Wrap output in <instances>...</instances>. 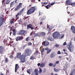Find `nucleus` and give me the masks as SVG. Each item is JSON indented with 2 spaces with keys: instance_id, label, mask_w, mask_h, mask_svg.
Masks as SVG:
<instances>
[{
  "instance_id": "1",
  "label": "nucleus",
  "mask_w": 75,
  "mask_h": 75,
  "mask_svg": "<svg viewBox=\"0 0 75 75\" xmlns=\"http://www.w3.org/2000/svg\"><path fill=\"white\" fill-rule=\"evenodd\" d=\"M60 36H61V35L59 32L57 31L55 32L52 34V37H52L50 36L48 38L47 40L50 41H54V39L57 38H58V37H60Z\"/></svg>"
},
{
  "instance_id": "2",
  "label": "nucleus",
  "mask_w": 75,
  "mask_h": 75,
  "mask_svg": "<svg viewBox=\"0 0 75 75\" xmlns=\"http://www.w3.org/2000/svg\"><path fill=\"white\" fill-rule=\"evenodd\" d=\"M36 7L35 6L31 7L28 10L27 14V15H30V14H31L32 13H34V11L36 10Z\"/></svg>"
},
{
  "instance_id": "3",
  "label": "nucleus",
  "mask_w": 75,
  "mask_h": 75,
  "mask_svg": "<svg viewBox=\"0 0 75 75\" xmlns=\"http://www.w3.org/2000/svg\"><path fill=\"white\" fill-rule=\"evenodd\" d=\"M25 53L27 54V56H30V55L32 53V50L28 48L26 50Z\"/></svg>"
},
{
  "instance_id": "4",
  "label": "nucleus",
  "mask_w": 75,
  "mask_h": 75,
  "mask_svg": "<svg viewBox=\"0 0 75 75\" xmlns=\"http://www.w3.org/2000/svg\"><path fill=\"white\" fill-rule=\"evenodd\" d=\"M25 56L24 53L23 54L21 55V58L20 59H21V61L22 63H23L25 61Z\"/></svg>"
},
{
  "instance_id": "5",
  "label": "nucleus",
  "mask_w": 75,
  "mask_h": 75,
  "mask_svg": "<svg viewBox=\"0 0 75 75\" xmlns=\"http://www.w3.org/2000/svg\"><path fill=\"white\" fill-rule=\"evenodd\" d=\"M36 36H39V37H45V33L44 32H41L39 33V35L38 33H36L35 34Z\"/></svg>"
},
{
  "instance_id": "6",
  "label": "nucleus",
  "mask_w": 75,
  "mask_h": 75,
  "mask_svg": "<svg viewBox=\"0 0 75 75\" xmlns=\"http://www.w3.org/2000/svg\"><path fill=\"white\" fill-rule=\"evenodd\" d=\"M22 6H23V4L22 3H19L18 5L16 8L15 9V11H17L19 10L20 7L22 8Z\"/></svg>"
},
{
  "instance_id": "7",
  "label": "nucleus",
  "mask_w": 75,
  "mask_h": 75,
  "mask_svg": "<svg viewBox=\"0 0 75 75\" xmlns=\"http://www.w3.org/2000/svg\"><path fill=\"white\" fill-rule=\"evenodd\" d=\"M0 27H1L3 24V23H4V18L1 17L0 18Z\"/></svg>"
},
{
  "instance_id": "8",
  "label": "nucleus",
  "mask_w": 75,
  "mask_h": 75,
  "mask_svg": "<svg viewBox=\"0 0 75 75\" xmlns=\"http://www.w3.org/2000/svg\"><path fill=\"white\" fill-rule=\"evenodd\" d=\"M14 28V26H12L10 30V31H13V35H16V29H13Z\"/></svg>"
},
{
  "instance_id": "9",
  "label": "nucleus",
  "mask_w": 75,
  "mask_h": 75,
  "mask_svg": "<svg viewBox=\"0 0 75 75\" xmlns=\"http://www.w3.org/2000/svg\"><path fill=\"white\" fill-rule=\"evenodd\" d=\"M72 44L70 43V44L69 45H67V48L68 49V50L71 52V50L72 49Z\"/></svg>"
},
{
  "instance_id": "10",
  "label": "nucleus",
  "mask_w": 75,
  "mask_h": 75,
  "mask_svg": "<svg viewBox=\"0 0 75 75\" xmlns=\"http://www.w3.org/2000/svg\"><path fill=\"white\" fill-rule=\"evenodd\" d=\"M49 44V42L47 40H45L42 42V45H44V46H47Z\"/></svg>"
},
{
  "instance_id": "11",
  "label": "nucleus",
  "mask_w": 75,
  "mask_h": 75,
  "mask_svg": "<svg viewBox=\"0 0 75 75\" xmlns=\"http://www.w3.org/2000/svg\"><path fill=\"white\" fill-rule=\"evenodd\" d=\"M16 41H21L23 40V38L21 36H18L16 37Z\"/></svg>"
},
{
  "instance_id": "12",
  "label": "nucleus",
  "mask_w": 75,
  "mask_h": 75,
  "mask_svg": "<svg viewBox=\"0 0 75 75\" xmlns=\"http://www.w3.org/2000/svg\"><path fill=\"white\" fill-rule=\"evenodd\" d=\"M72 2V0H67L66 1V4L67 5H71Z\"/></svg>"
},
{
  "instance_id": "13",
  "label": "nucleus",
  "mask_w": 75,
  "mask_h": 75,
  "mask_svg": "<svg viewBox=\"0 0 75 75\" xmlns=\"http://www.w3.org/2000/svg\"><path fill=\"white\" fill-rule=\"evenodd\" d=\"M25 33H26V31L23 30H21L20 31L19 34L20 35H21V34L23 35V34H24Z\"/></svg>"
},
{
  "instance_id": "14",
  "label": "nucleus",
  "mask_w": 75,
  "mask_h": 75,
  "mask_svg": "<svg viewBox=\"0 0 75 75\" xmlns=\"http://www.w3.org/2000/svg\"><path fill=\"white\" fill-rule=\"evenodd\" d=\"M4 49V47H3V46H0V54H3V50Z\"/></svg>"
},
{
  "instance_id": "15",
  "label": "nucleus",
  "mask_w": 75,
  "mask_h": 75,
  "mask_svg": "<svg viewBox=\"0 0 75 75\" xmlns=\"http://www.w3.org/2000/svg\"><path fill=\"white\" fill-rule=\"evenodd\" d=\"M19 68V66H18V64H15V72H17V70Z\"/></svg>"
},
{
  "instance_id": "16",
  "label": "nucleus",
  "mask_w": 75,
  "mask_h": 75,
  "mask_svg": "<svg viewBox=\"0 0 75 75\" xmlns=\"http://www.w3.org/2000/svg\"><path fill=\"white\" fill-rule=\"evenodd\" d=\"M71 29L72 33L75 34V27L73 26H71Z\"/></svg>"
},
{
  "instance_id": "17",
  "label": "nucleus",
  "mask_w": 75,
  "mask_h": 75,
  "mask_svg": "<svg viewBox=\"0 0 75 75\" xmlns=\"http://www.w3.org/2000/svg\"><path fill=\"white\" fill-rule=\"evenodd\" d=\"M17 58L20 59L21 58V54L20 52H18L17 53Z\"/></svg>"
},
{
  "instance_id": "18",
  "label": "nucleus",
  "mask_w": 75,
  "mask_h": 75,
  "mask_svg": "<svg viewBox=\"0 0 75 75\" xmlns=\"http://www.w3.org/2000/svg\"><path fill=\"white\" fill-rule=\"evenodd\" d=\"M45 50H46V51H47V54H49V53H50V52L51 51V50L49 49L48 48H45Z\"/></svg>"
},
{
  "instance_id": "19",
  "label": "nucleus",
  "mask_w": 75,
  "mask_h": 75,
  "mask_svg": "<svg viewBox=\"0 0 75 75\" xmlns=\"http://www.w3.org/2000/svg\"><path fill=\"white\" fill-rule=\"evenodd\" d=\"M27 28H30L31 30H33L34 29V27H32V25L31 24H29L27 26Z\"/></svg>"
},
{
  "instance_id": "20",
  "label": "nucleus",
  "mask_w": 75,
  "mask_h": 75,
  "mask_svg": "<svg viewBox=\"0 0 75 75\" xmlns=\"http://www.w3.org/2000/svg\"><path fill=\"white\" fill-rule=\"evenodd\" d=\"M38 69H35L34 72L35 73V75H38L39 73L38 72Z\"/></svg>"
},
{
  "instance_id": "21",
  "label": "nucleus",
  "mask_w": 75,
  "mask_h": 75,
  "mask_svg": "<svg viewBox=\"0 0 75 75\" xmlns=\"http://www.w3.org/2000/svg\"><path fill=\"white\" fill-rule=\"evenodd\" d=\"M45 66V64L44 63H42L40 64V67L41 68H43Z\"/></svg>"
},
{
  "instance_id": "22",
  "label": "nucleus",
  "mask_w": 75,
  "mask_h": 75,
  "mask_svg": "<svg viewBox=\"0 0 75 75\" xmlns=\"http://www.w3.org/2000/svg\"><path fill=\"white\" fill-rule=\"evenodd\" d=\"M50 7H51V5L49 4L47 5L45 7L47 9H49Z\"/></svg>"
},
{
  "instance_id": "23",
  "label": "nucleus",
  "mask_w": 75,
  "mask_h": 75,
  "mask_svg": "<svg viewBox=\"0 0 75 75\" xmlns=\"http://www.w3.org/2000/svg\"><path fill=\"white\" fill-rule=\"evenodd\" d=\"M55 55H54L53 53H52L50 55V57L51 58H54V57H55Z\"/></svg>"
},
{
  "instance_id": "24",
  "label": "nucleus",
  "mask_w": 75,
  "mask_h": 75,
  "mask_svg": "<svg viewBox=\"0 0 75 75\" xmlns=\"http://www.w3.org/2000/svg\"><path fill=\"white\" fill-rule=\"evenodd\" d=\"M14 1H13L10 4V7H13V6L14 5Z\"/></svg>"
},
{
  "instance_id": "25",
  "label": "nucleus",
  "mask_w": 75,
  "mask_h": 75,
  "mask_svg": "<svg viewBox=\"0 0 75 75\" xmlns=\"http://www.w3.org/2000/svg\"><path fill=\"white\" fill-rule=\"evenodd\" d=\"M44 49L43 48L41 51V55H44Z\"/></svg>"
},
{
  "instance_id": "26",
  "label": "nucleus",
  "mask_w": 75,
  "mask_h": 75,
  "mask_svg": "<svg viewBox=\"0 0 75 75\" xmlns=\"http://www.w3.org/2000/svg\"><path fill=\"white\" fill-rule=\"evenodd\" d=\"M14 19L13 18H12V19H11V20L10 21L11 24H12V23H14V22L13 21H14Z\"/></svg>"
},
{
  "instance_id": "27",
  "label": "nucleus",
  "mask_w": 75,
  "mask_h": 75,
  "mask_svg": "<svg viewBox=\"0 0 75 75\" xmlns=\"http://www.w3.org/2000/svg\"><path fill=\"white\" fill-rule=\"evenodd\" d=\"M6 4H10V1L9 0H6Z\"/></svg>"
},
{
  "instance_id": "28",
  "label": "nucleus",
  "mask_w": 75,
  "mask_h": 75,
  "mask_svg": "<svg viewBox=\"0 0 75 75\" xmlns=\"http://www.w3.org/2000/svg\"><path fill=\"white\" fill-rule=\"evenodd\" d=\"M16 20H17L19 18V16L17 14L16 15Z\"/></svg>"
},
{
  "instance_id": "29",
  "label": "nucleus",
  "mask_w": 75,
  "mask_h": 75,
  "mask_svg": "<svg viewBox=\"0 0 75 75\" xmlns=\"http://www.w3.org/2000/svg\"><path fill=\"white\" fill-rule=\"evenodd\" d=\"M54 70L55 72H59V70H58V69H56V68H54Z\"/></svg>"
},
{
  "instance_id": "30",
  "label": "nucleus",
  "mask_w": 75,
  "mask_h": 75,
  "mask_svg": "<svg viewBox=\"0 0 75 75\" xmlns=\"http://www.w3.org/2000/svg\"><path fill=\"white\" fill-rule=\"evenodd\" d=\"M39 70L38 71L39 73H41V72H42V69H41V68L39 67Z\"/></svg>"
},
{
  "instance_id": "31",
  "label": "nucleus",
  "mask_w": 75,
  "mask_h": 75,
  "mask_svg": "<svg viewBox=\"0 0 75 75\" xmlns=\"http://www.w3.org/2000/svg\"><path fill=\"white\" fill-rule=\"evenodd\" d=\"M70 5L71 6H75V2H73V3H71V4H70Z\"/></svg>"
},
{
  "instance_id": "32",
  "label": "nucleus",
  "mask_w": 75,
  "mask_h": 75,
  "mask_svg": "<svg viewBox=\"0 0 75 75\" xmlns=\"http://www.w3.org/2000/svg\"><path fill=\"white\" fill-rule=\"evenodd\" d=\"M18 22L19 24H21V23H22V21H21V19L19 20L18 21Z\"/></svg>"
},
{
  "instance_id": "33",
  "label": "nucleus",
  "mask_w": 75,
  "mask_h": 75,
  "mask_svg": "<svg viewBox=\"0 0 75 75\" xmlns=\"http://www.w3.org/2000/svg\"><path fill=\"white\" fill-rule=\"evenodd\" d=\"M38 51L36 50L35 52L34 53V54H35V55H37L38 54Z\"/></svg>"
},
{
  "instance_id": "34",
  "label": "nucleus",
  "mask_w": 75,
  "mask_h": 75,
  "mask_svg": "<svg viewBox=\"0 0 75 75\" xmlns=\"http://www.w3.org/2000/svg\"><path fill=\"white\" fill-rule=\"evenodd\" d=\"M34 56H31L30 58V59H34Z\"/></svg>"
},
{
  "instance_id": "35",
  "label": "nucleus",
  "mask_w": 75,
  "mask_h": 75,
  "mask_svg": "<svg viewBox=\"0 0 75 75\" xmlns=\"http://www.w3.org/2000/svg\"><path fill=\"white\" fill-rule=\"evenodd\" d=\"M53 63H50L49 64V67H51L52 66H53Z\"/></svg>"
},
{
  "instance_id": "36",
  "label": "nucleus",
  "mask_w": 75,
  "mask_h": 75,
  "mask_svg": "<svg viewBox=\"0 0 75 75\" xmlns=\"http://www.w3.org/2000/svg\"><path fill=\"white\" fill-rule=\"evenodd\" d=\"M29 37H27L26 38L25 41H29L30 40V38H29Z\"/></svg>"
},
{
  "instance_id": "37",
  "label": "nucleus",
  "mask_w": 75,
  "mask_h": 75,
  "mask_svg": "<svg viewBox=\"0 0 75 75\" xmlns=\"http://www.w3.org/2000/svg\"><path fill=\"white\" fill-rule=\"evenodd\" d=\"M22 13L20 12V11L19 12V13H18L17 14L19 16H20L21 15Z\"/></svg>"
},
{
  "instance_id": "38",
  "label": "nucleus",
  "mask_w": 75,
  "mask_h": 75,
  "mask_svg": "<svg viewBox=\"0 0 75 75\" xmlns=\"http://www.w3.org/2000/svg\"><path fill=\"white\" fill-rule=\"evenodd\" d=\"M18 0H15V3L16 4H17L18 3Z\"/></svg>"
},
{
  "instance_id": "39",
  "label": "nucleus",
  "mask_w": 75,
  "mask_h": 75,
  "mask_svg": "<svg viewBox=\"0 0 75 75\" xmlns=\"http://www.w3.org/2000/svg\"><path fill=\"white\" fill-rule=\"evenodd\" d=\"M8 62V59L7 58H6L5 59V63H7Z\"/></svg>"
},
{
  "instance_id": "40",
  "label": "nucleus",
  "mask_w": 75,
  "mask_h": 75,
  "mask_svg": "<svg viewBox=\"0 0 75 75\" xmlns=\"http://www.w3.org/2000/svg\"><path fill=\"white\" fill-rule=\"evenodd\" d=\"M54 4H55V2H53L51 3L50 5H51V6H52V5H54Z\"/></svg>"
},
{
  "instance_id": "41",
  "label": "nucleus",
  "mask_w": 75,
  "mask_h": 75,
  "mask_svg": "<svg viewBox=\"0 0 75 75\" xmlns=\"http://www.w3.org/2000/svg\"><path fill=\"white\" fill-rule=\"evenodd\" d=\"M30 69H29V70H28L27 71V72L28 73V74H30V72H31V71H30Z\"/></svg>"
},
{
  "instance_id": "42",
  "label": "nucleus",
  "mask_w": 75,
  "mask_h": 75,
  "mask_svg": "<svg viewBox=\"0 0 75 75\" xmlns=\"http://www.w3.org/2000/svg\"><path fill=\"white\" fill-rule=\"evenodd\" d=\"M59 61H57L56 62H55V64H59Z\"/></svg>"
},
{
  "instance_id": "43",
  "label": "nucleus",
  "mask_w": 75,
  "mask_h": 75,
  "mask_svg": "<svg viewBox=\"0 0 75 75\" xmlns=\"http://www.w3.org/2000/svg\"><path fill=\"white\" fill-rule=\"evenodd\" d=\"M59 45H58V44H57L55 45V47H59Z\"/></svg>"
},
{
  "instance_id": "44",
  "label": "nucleus",
  "mask_w": 75,
  "mask_h": 75,
  "mask_svg": "<svg viewBox=\"0 0 75 75\" xmlns=\"http://www.w3.org/2000/svg\"><path fill=\"white\" fill-rule=\"evenodd\" d=\"M70 75H74V72H71Z\"/></svg>"
},
{
  "instance_id": "45",
  "label": "nucleus",
  "mask_w": 75,
  "mask_h": 75,
  "mask_svg": "<svg viewBox=\"0 0 75 75\" xmlns=\"http://www.w3.org/2000/svg\"><path fill=\"white\" fill-rule=\"evenodd\" d=\"M56 66V63L54 64L53 65V66H52L53 67H55Z\"/></svg>"
},
{
  "instance_id": "46",
  "label": "nucleus",
  "mask_w": 75,
  "mask_h": 75,
  "mask_svg": "<svg viewBox=\"0 0 75 75\" xmlns=\"http://www.w3.org/2000/svg\"><path fill=\"white\" fill-rule=\"evenodd\" d=\"M28 45H32V43L31 42H29L28 43Z\"/></svg>"
},
{
  "instance_id": "47",
  "label": "nucleus",
  "mask_w": 75,
  "mask_h": 75,
  "mask_svg": "<svg viewBox=\"0 0 75 75\" xmlns=\"http://www.w3.org/2000/svg\"><path fill=\"white\" fill-rule=\"evenodd\" d=\"M10 58H12V59H13V56L12 55H11L10 56Z\"/></svg>"
},
{
  "instance_id": "48",
  "label": "nucleus",
  "mask_w": 75,
  "mask_h": 75,
  "mask_svg": "<svg viewBox=\"0 0 75 75\" xmlns=\"http://www.w3.org/2000/svg\"><path fill=\"white\" fill-rule=\"evenodd\" d=\"M37 65L38 67H40V66H41V64L40 63H38L37 64Z\"/></svg>"
},
{
  "instance_id": "49",
  "label": "nucleus",
  "mask_w": 75,
  "mask_h": 75,
  "mask_svg": "<svg viewBox=\"0 0 75 75\" xmlns=\"http://www.w3.org/2000/svg\"><path fill=\"white\" fill-rule=\"evenodd\" d=\"M57 54H61V52H60V51H59L57 52Z\"/></svg>"
},
{
  "instance_id": "50",
  "label": "nucleus",
  "mask_w": 75,
  "mask_h": 75,
  "mask_svg": "<svg viewBox=\"0 0 75 75\" xmlns=\"http://www.w3.org/2000/svg\"><path fill=\"white\" fill-rule=\"evenodd\" d=\"M31 2H33V3H35V0H31Z\"/></svg>"
},
{
  "instance_id": "51",
  "label": "nucleus",
  "mask_w": 75,
  "mask_h": 75,
  "mask_svg": "<svg viewBox=\"0 0 75 75\" xmlns=\"http://www.w3.org/2000/svg\"><path fill=\"white\" fill-rule=\"evenodd\" d=\"M23 11H24V8H23L22 9H21V10L20 11V12H21V13H22V12H23Z\"/></svg>"
},
{
  "instance_id": "52",
  "label": "nucleus",
  "mask_w": 75,
  "mask_h": 75,
  "mask_svg": "<svg viewBox=\"0 0 75 75\" xmlns=\"http://www.w3.org/2000/svg\"><path fill=\"white\" fill-rule=\"evenodd\" d=\"M67 45V42H65L63 43V45Z\"/></svg>"
},
{
  "instance_id": "53",
  "label": "nucleus",
  "mask_w": 75,
  "mask_h": 75,
  "mask_svg": "<svg viewBox=\"0 0 75 75\" xmlns=\"http://www.w3.org/2000/svg\"><path fill=\"white\" fill-rule=\"evenodd\" d=\"M44 3H43L42 4V7H44V6L45 5H44Z\"/></svg>"
},
{
  "instance_id": "54",
  "label": "nucleus",
  "mask_w": 75,
  "mask_h": 75,
  "mask_svg": "<svg viewBox=\"0 0 75 75\" xmlns=\"http://www.w3.org/2000/svg\"><path fill=\"white\" fill-rule=\"evenodd\" d=\"M46 69H44L43 71V72H44V73H45V72H46Z\"/></svg>"
},
{
  "instance_id": "55",
  "label": "nucleus",
  "mask_w": 75,
  "mask_h": 75,
  "mask_svg": "<svg viewBox=\"0 0 75 75\" xmlns=\"http://www.w3.org/2000/svg\"><path fill=\"white\" fill-rule=\"evenodd\" d=\"M29 17H30V16H28L26 17H25V19H26V18H28Z\"/></svg>"
},
{
  "instance_id": "56",
  "label": "nucleus",
  "mask_w": 75,
  "mask_h": 75,
  "mask_svg": "<svg viewBox=\"0 0 75 75\" xmlns=\"http://www.w3.org/2000/svg\"><path fill=\"white\" fill-rule=\"evenodd\" d=\"M64 35H62V36L61 38H64Z\"/></svg>"
},
{
  "instance_id": "57",
  "label": "nucleus",
  "mask_w": 75,
  "mask_h": 75,
  "mask_svg": "<svg viewBox=\"0 0 75 75\" xmlns=\"http://www.w3.org/2000/svg\"><path fill=\"white\" fill-rule=\"evenodd\" d=\"M4 74H2V72H1V73H0V75H4Z\"/></svg>"
},
{
  "instance_id": "58",
  "label": "nucleus",
  "mask_w": 75,
  "mask_h": 75,
  "mask_svg": "<svg viewBox=\"0 0 75 75\" xmlns=\"http://www.w3.org/2000/svg\"><path fill=\"white\" fill-rule=\"evenodd\" d=\"M43 3L45 4H48V2H44Z\"/></svg>"
},
{
  "instance_id": "59",
  "label": "nucleus",
  "mask_w": 75,
  "mask_h": 75,
  "mask_svg": "<svg viewBox=\"0 0 75 75\" xmlns=\"http://www.w3.org/2000/svg\"><path fill=\"white\" fill-rule=\"evenodd\" d=\"M26 47V45H24L23 47V49H24V47Z\"/></svg>"
},
{
  "instance_id": "60",
  "label": "nucleus",
  "mask_w": 75,
  "mask_h": 75,
  "mask_svg": "<svg viewBox=\"0 0 75 75\" xmlns=\"http://www.w3.org/2000/svg\"><path fill=\"white\" fill-rule=\"evenodd\" d=\"M59 58H62V56H60L59 57Z\"/></svg>"
},
{
  "instance_id": "61",
  "label": "nucleus",
  "mask_w": 75,
  "mask_h": 75,
  "mask_svg": "<svg viewBox=\"0 0 75 75\" xmlns=\"http://www.w3.org/2000/svg\"><path fill=\"white\" fill-rule=\"evenodd\" d=\"M42 24V22H40V25H41V24Z\"/></svg>"
},
{
  "instance_id": "62",
  "label": "nucleus",
  "mask_w": 75,
  "mask_h": 75,
  "mask_svg": "<svg viewBox=\"0 0 75 75\" xmlns=\"http://www.w3.org/2000/svg\"><path fill=\"white\" fill-rule=\"evenodd\" d=\"M33 35V32H31V33H30V35Z\"/></svg>"
},
{
  "instance_id": "63",
  "label": "nucleus",
  "mask_w": 75,
  "mask_h": 75,
  "mask_svg": "<svg viewBox=\"0 0 75 75\" xmlns=\"http://www.w3.org/2000/svg\"><path fill=\"white\" fill-rule=\"evenodd\" d=\"M50 75H54V73H52L50 74Z\"/></svg>"
},
{
  "instance_id": "64",
  "label": "nucleus",
  "mask_w": 75,
  "mask_h": 75,
  "mask_svg": "<svg viewBox=\"0 0 75 75\" xmlns=\"http://www.w3.org/2000/svg\"><path fill=\"white\" fill-rule=\"evenodd\" d=\"M63 51H64V52H65V51H66V50H65V49H63Z\"/></svg>"
}]
</instances>
